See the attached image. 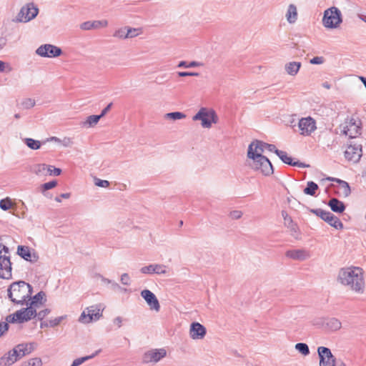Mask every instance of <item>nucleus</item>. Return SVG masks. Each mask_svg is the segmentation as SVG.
Listing matches in <instances>:
<instances>
[{
  "label": "nucleus",
  "instance_id": "obj_56",
  "mask_svg": "<svg viewBox=\"0 0 366 366\" xmlns=\"http://www.w3.org/2000/svg\"><path fill=\"white\" fill-rule=\"evenodd\" d=\"M62 320H63V317H59L54 320H51L49 321V326L55 327V326L58 325L59 324H60V322H61Z\"/></svg>",
  "mask_w": 366,
  "mask_h": 366
},
{
  "label": "nucleus",
  "instance_id": "obj_22",
  "mask_svg": "<svg viewBox=\"0 0 366 366\" xmlns=\"http://www.w3.org/2000/svg\"><path fill=\"white\" fill-rule=\"evenodd\" d=\"M46 297L44 292L41 291L35 295L33 297L27 298L24 305L29 307H33V310H36L43 305V300Z\"/></svg>",
  "mask_w": 366,
  "mask_h": 366
},
{
  "label": "nucleus",
  "instance_id": "obj_52",
  "mask_svg": "<svg viewBox=\"0 0 366 366\" xmlns=\"http://www.w3.org/2000/svg\"><path fill=\"white\" fill-rule=\"evenodd\" d=\"M9 330V324L6 322H0V337Z\"/></svg>",
  "mask_w": 366,
  "mask_h": 366
},
{
  "label": "nucleus",
  "instance_id": "obj_29",
  "mask_svg": "<svg viewBox=\"0 0 366 366\" xmlns=\"http://www.w3.org/2000/svg\"><path fill=\"white\" fill-rule=\"evenodd\" d=\"M326 327L332 331H336L341 328V322L336 318L327 319L325 322Z\"/></svg>",
  "mask_w": 366,
  "mask_h": 366
},
{
  "label": "nucleus",
  "instance_id": "obj_14",
  "mask_svg": "<svg viewBox=\"0 0 366 366\" xmlns=\"http://www.w3.org/2000/svg\"><path fill=\"white\" fill-rule=\"evenodd\" d=\"M142 297L145 300L151 310L159 312L160 304L155 295L149 290L145 289L141 292Z\"/></svg>",
  "mask_w": 366,
  "mask_h": 366
},
{
  "label": "nucleus",
  "instance_id": "obj_36",
  "mask_svg": "<svg viewBox=\"0 0 366 366\" xmlns=\"http://www.w3.org/2000/svg\"><path fill=\"white\" fill-rule=\"evenodd\" d=\"M5 355L6 356V357L11 365H13L19 359L21 358V357L19 356V353H18L16 347H14L11 350L9 351L7 353L5 354Z\"/></svg>",
  "mask_w": 366,
  "mask_h": 366
},
{
  "label": "nucleus",
  "instance_id": "obj_42",
  "mask_svg": "<svg viewBox=\"0 0 366 366\" xmlns=\"http://www.w3.org/2000/svg\"><path fill=\"white\" fill-rule=\"evenodd\" d=\"M21 105L24 109H31L34 107L35 100L31 98L25 99L21 102Z\"/></svg>",
  "mask_w": 366,
  "mask_h": 366
},
{
  "label": "nucleus",
  "instance_id": "obj_23",
  "mask_svg": "<svg viewBox=\"0 0 366 366\" xmlns=\"http://www.w3.org/2000/svg\"><path fill=\"white\" fill-rule=\"evenodd\" d=\"M287 257L294 260L303 261L310 257V253L305 249H291L286 252Z\"/></svg>",
  "mask_w": 366,
  "mask_h": 366
},
{
  "label": "nucleus",
  "instance_id": "obj_63",
  "mask_svg": "<svg viewBox=\"0 0 366 366\" xmlns=\"http://www.w3.org/2000/svg\"><path fill=\"white\" fill-rule=\"evenodd\" d=\"M70 197V193H63L59 197H55V201L57 202H61V199H68Z\"/></svg>",
  "mask_w": 366,
  "mask_h": 366
},
{
  "label": "nucleus",
  "instance_id": "obj_31",
  "mask_svg": "<svg viewBox=\"0 0 366 366\" xmlns=\"http://www.w3.org/2000/svg\"><path fill=\"white\" fill-rule=\"evenodd\" d=\"M327 223H328L331 227H333L334 228L337 229H343V224L340 220L338 217H337L335 215H334L332 213L330 216V217L326 221Z\"/></svg>",
  "mask_w": 366,
  "mask_h": 366
},
{
  "label": "nucleus",
  "instance_id": "obj_54",
  "mask_svg": "<svg viewBox=\"0 0 366 366\" xmlns=\"http://www.w3.org/2000/svg\"><path fill=\"white\" fill-rule=\"evenodd\" d=\"M121 282L124 285H130V277L127 273H124L121 276Z\"/></svg>",
  "mask_w": 366,
  "mask_h": 366
},
{
  "label": "nucleus",
  "instance_id": "obj_18",
  "mask_svg": "<svg viewBox=\"0 0 366 366\" xmlns=\"http://www.w3.org/2000/svg\"><path fill=\"white\" fill-rule=\"evenodd\" d=\"M299 128L302 134L309 135L316 129L315 121L311 117L302 118L299 122Z\"/></svg>",
  "mask_w": 366,
  "mask_h": 366
},
{
  "label": "nucleus",
  "instance_id": "obj_10",
  "mask_svg": "<svg viewBox=\"0 0 366 366\" xmlns=\"http://www.w3.org/2000/svg\"><path fill=\"white\" fill-rule=\"evenodd\" d=\"M167 355V351L164 348L152 349L146 352L142 357L144 363H157Z\"/></svg>",
  "mask_w": 366,
  "mask_h": 366
},
{
  "label": "nucleus",
  "instance_id": "obj_40",
  "mask_svg": "<svg viewBox=\"0 0 366 366\" xmlns=\"http://www.w3.org/2000/svg\"><path fill=\"white\" fill-rule=\"evenodd\" d=\"M295 349L302 355L306 356L310 354V349L306 343L300 342L295 345Z\"/></svg>",
  "mask_w": 366,
  "mask_h": 366
},
{
  "label": "nucleus",
  "instance_id": "obj_39",
  "mask_svg": "<svg viewBox=\"0 0 366 366\" xmlns=\"http://www.w3.org/2000/svg\"><path fill=\"white\" fill-rule=\"evenodd\" d=\"M14 207L11 199L6 197L0 200V208L4 211H7Z\"/></svg>",
  "mask_w": 366,
  "mask_h": 366
},
{
  "label": "nucleus",
  "instance_id": "obj_13",
  "mask_svg": "<svg viewBox=\"0 0 366 366\" xmlns=\"http://www.w3.org/2000/svg\"><path fill=\"white\" fill-rule=\"evenodd\" d=\"M345 157L348 161L357 162L362 157L361 144L351 142L345 151Z\"/></svg>",
  "mask_w": 366,
  "mask_h": 366
},
{
  "label": "nucleus",
  "instance_id": "obj_49",
  "mask_svg": "<svg viewBox=\"0 0 366 366\" xmlns=\"http://www.w3.org/2000/svg\"><path fill=\"white\" fill-rule=\"evenodd\" d=\"M12 68L9 64L0 60V72H10Z\"/></svg>",
  "mask_w": 366,
  "mask_h": 366
},
{
  "label": "nucleus",
  "instance_id": "obj_32",
  "mask_svg": "<svg viewBox=\"0 0 366 366\" xmlns=\"http://www.w3.org/2000/svg\"><path fill=\"white\" fill-rule=\"evenodd\" d=\"M102 117L99 115L89 116L86 121L82 122V126L86 128H90L95 126Z\"/></svg>",
  "mask_w": 366,
  "mask_h": 366
},
{
  "label": "nucleus",
  "instance_id": "obj_30",
  "mask_svg": "<svg viewBox=\"0 0 366 366\" xmlns=\"http://www.w3.org/2000/svg\"><path fill=\"white\" fill-rule=\"evenodd\" d=\"M48 165L45 164H35L31 168V172L36 175L41 177L46 175Z\"/></svg>",
  "mask_w": 366,
  "mask_h": 366
},
{
  "label": "nucleus",
  "instance_id": "obj_64",
  "mask_svg": "<svg viewBox=\"0 0 366 366\" xmlns=\"http://www.w3.org/2000/svg\"><path fill=\"white\" fill-rule=\"evenodd\" d=\"M112 107V103H110L101 112V114H99V116L101 117H103L104 115H106V114L111 109Z\"/></svg>",
  "mask_w": 366,
  "mask_h": 366
},
{
  "label": "nucleus",
  "instance_id": "obj_60",
  "mask_svg": "<svg viewBox=\"0 0 366 366\" xmlns=\"http://www.w3.org/2000/svg\"><path fill=\"white\" fill-rule=\"evenodd\" d=\"M11 365L9 362L6 356L4 355L0 358V366H10Z\"/></svg>",
  "mask_w": 366,
  "mask_h": 366
},
{
  "label": "nucleus",
  "instance_id": "obj_38",
  "mask_svg": "<svg viewBox=\"0 0 366 366\" xmlns=\"http://www.w3.org/2000/svg\"><path fill=\"white\" fill-rule=\"evenodd\" d=\"M15 347L19 353V356H20L21 358L31 353V352L29 350V347L26 343L19 344Z\"/></svg>",
  "mask_w": 366,
  "mask_h": 366
},
{
  "label": "nucleus",
  "instance_id": "obj_8",
  "mask_svg": "<svg viewBox=\"0 0 366 366\" xmlns=\"http://www.w3.org/2000/svg\"><path fill=\"white\" fill-rule=\"evenodd\" d=\"M317 354L320 359V366H337L338 361L332 355L330 348L320 346L317 348Z\"/></svg>",
  "mask_w": 366,
  "mask_h": 366
},
{
  "label": "nucleus",
  "instance_id": "obj_11",
  "mask_svg": "<svg viewBox=\"0 0 366 366\" xmlns=\"http://www.w3.org/2000/svg\"><path fill=\"white\" fill-rule=\"evenodd\" d=\"M61 53L62 51L59 47L49 44L41 45L36 50L37 55L47 58L57 57Z\"/></svg>",
  "mask_w": 366,
  "mask_h": 366
},
{
  "label": "nucleus",
  "instance_id": "obj_28",
  "mask_svg": "<svg viewBox=\"0 0 366 366\" xmlns=\"http://www.w3.org/2000/svg\"><path fill=\"white\" fill-rule=\"evenodd\" d=\"M282 216L285 219V226L289 228L292 232H297V224L294 223L292 218L288 215L287 212L285 211L282 212Z\"/></svg>",
  "mask_w": 366,
  "mask_h": 366
},
{
  "label": "nucleus",
  "instance_id": "obj_46",
  "mask_svg": "<svg viewBox=\"0 0 366 366\" xmlns=\"http://www.w3.org/2000/svg\"><path fill=\"white\" fill-rule=\"evenodd\" d=\"M138 34V29L127 27V39L135 37Z\"/></svg>",
  "mask_w": 366,
  "mask_h": 366
},
{
  "label": "nucleus",
  "instance_id": "obj_1",
  "mask_svg": "<svg viewBox=\"0 0 366 366\" xmlns=\"http://www.w3.org/2000/svg\"><path fill=\"white\" fill-rule=\"evenodd\" d=\"M337 281L356 293L362 294L365 291L364 270L360 267L341 268L338 272Z\"/></svg>",
  "mask_w": 366,
  "mask_h": 366
},
{
  "label": "nucleus",
  "instance_id": "obj_59",
  "mask_svg": "<svg viewBox=\"0 0 366 366\" xmlns=\"http://www.w3.org/2000/svg\"><path fill=\"white\" fill-rule=\"evenodd\" d=\"M61 143L63 144V146L68 147L72 145L73 142L71 138L65 137L61 140Z\"/></svg>",
  "mask_w": 366,
  "mask_h": 366
},
{
  "label": "nucleus",
  "instance_id": "obj_26",
  "mask_svg": "<svg viewBox=\"0 0 366 366\" xmlns=\"http://www.w3.org/2000/svg\"><path fill=\"white\" fill-rule=\"evenodd\" d=\"M286 18L289 23L293 24L297 21V7L294 4H290L287 14H286Z\"/></svg>",
  "mask_w": 366,
  "mask_h": 366
},
{
  "label": "nucleus",
  "instance_id": "obj_53",
  "mask_svg": "<svg viewBox=\"0 0 366 366\" xmlns=\"http://www.w3.org/2000/svg\"><path fill=\"white\" fill-rule=\"evenodd\" d=\"M50 312V310L45 309L43 310L39 311V312H36L37 318L40 320H43L49 313Z\"/></svg>",
  "mask_w": 366,
  "mask_h": 366
},
{
  "label": "nucleus",
  "instance_id": "obj_34",
  "mask_svg": "<svg viewBox=\"0 0 366 366\" xmlns=\"http://www.w3.org/2000/svg\"><path fill=\"white\" fill-rule=\"evenodd\" d=\"M317 189L318 185L314 182L310 181L307 182V187L304 189V193L307 195L315 196Z\"/></svg>",
  "mask_w": 366,
  "mask_h": 366
},
{
  "label": "nucleus",
  "instance_id": "obj_24",
  "mask_svg": "<svg viewBox=\"0 0 366 366\" xmlns=\"http://www.w3.org/2000/svg\"><path fill=\"white\" fill-rule=\"evenodd\" d=\"M107 25L108 21L107 20L87 21L81 23L79 27L82 30L88 31L106 27Z\"/></svg>",
  "mask_w": 366,
  "mask_h": 366
},
{
  "label": "nucleus",
  "instance_id": "obj_12",
  "mask_svg": "<svg viewBox=\"0 0 366 366\" xmlns=\"http://www.w3.org/2000/svg\"><path fill=\"white\" fill-rule=\"evenodd\" d=\"M339 130L340 134L347 136L350 139H355L360 134V127L352 120L342 124Z\"/></svg>",
  "mask_w": 366,
  "mask_h": 366
},
{
  "label": "nucleus",
  "instance_id": "obj_62",
  "mask_svg": "<svg viewBox=\"0 0 366 366\" xmlns=\"http://www.w3.org/2000/svg\"><path fill=\"white\" fill-rule=\"evenodd\" d=\"M6 321L11 323L18 322L17 317H16V312L13 315H9L6 317Z\"/></svg>",
  "mask_w": 366,
  "mask_h": 366
},
{
  "label": "nucleus",
  "instance_id": "obj_47",
  "mask_svg": "<svg viewBox=\"0 0 366 366\" xmlns=\"http://www.w3.org/2000/svg\"><path fill=\"white\" fill-rule=\"evenodd\" d=\"M94 184L96 186L100 187H108L109 186V182L107 180H102L98 178H95L94 179Z\"/></svg>",
  "mask_w": 366,
  "mask_h": 366
},
{
  "label": "nucleus",
  "instance_id": "obj_19",
  "mask_svg": "<svg viewBox=\"0 0 366 366\" xmlns=\"http://www.w3.org/2000/svg\"><path fill=\"white\" fill-rule=\"evenodd\" d=\"M140 272L144 274H165L167 273V266L161 264H150L142 267Z\"/></svg>",
  "mask_w": 366,
  "mask_h": 366
},
{
  "label": "nucleus",
  "instance_id": "obj_33",
  "mask_svg": "<svg viewBox=\"0 0 366 366\" xmlns=\"http://www.w3.org/2000/svg\"><path fill=\"white\" fill-rule=\"evenodd\" d=\"M24 142L25 144L33 150H36L40 149L41 143L39 140L34 139L32 138H25L24 139Z\"/></svg>",
  "mask_w": 366,
  "mask_h": 366
},
{
  "label": "nucleus",
  "instance_id": "obj_44",
  "mask_svg": "<svg viewBox=\"0 0 366 366\" xmlns=\"http://www.w3.org/2000/svg\"><path fill=\"white\" fill-rule=\"evenodd\" d=\"M113 36L119 39H127V26L117 30Z\"/></svg>",
  "mask_w": 366,
  "mask_h": 366
},
{
  "label": "nucleus",
  "instance_id": "obj_58",
  "mask_svg": "<svg viewBox=\"0 0 366 366\" xmlns=\"http://www.w3.org/2000/svg\"><path fill=\"white\" fill-rule=\"evenodd\" d=\"M123 320L122 317H117L113 320V323L117 328H120L122 326Z\"/></svg>",
  "mask_w": 366,
  "mask_h": 366
},
{
  "label": "nucleus",
  "instance_id": "obj_20",
  "mask_svg": "<svg viewBox=\"0 0 366 366\" xmlns=\"http://www.w3.org/2000/svg\"><path fill=\"white\" fill-rule=\"evenodd\" d=\"M36 312L33 310V307L26 306V308L21 309L16 312V317H17L19 323H23L36 317Z\"/></svg>",
  "mask_w": 366,
  "mask_h": 366
},
{
  "label": "nucleus",
  "instance_id": "obj_5",
  "mask_svg": "<svg viewBox=\"0 0 366 366\" xmlns=\"http://www.w3.org/2000/svg\"><path fill=\"white\" fill-rule=\"evenodd\" d=\"M39 13V9L32 2L23 6L16 18L13 20L15 22L26 23L34 19Z\"/></svg>",
  "mask_w": 366,
  "mask_h": 366
},
{
  "label": "nucleus",
  "instance_id": "obj_43",
  "mask_svg": "<svg viewBox=\"0 0 366 366\" xmlns=\"http://www.w3.org/2000/svg\"><path fill=\"white\" fill-rule=\"evenodd\" d=\"M57 185V182L56 180H52L49 182L44 183L41 186V192H44L46 190L53 189Z\"/></svg>",
  "mask_w": 366,
  "mask_h": 366
},
{
  "label": "nucleus",
  "instance_id": "obj_17",
  "mask_svg": "<svg viewBox=\"0 0 366 366\" xmlns=\"http://www.w3.org/2000/svg\"><path fill=\"white\" fill-rule=\"evenodd\" d=\"M272 152H274L284 163L288 165L300 168H305L308 167V165L305 164V163L300 162L299 161H294L291 157L287 155V152L277 149L275 146Z\"/></svg>",
  "mask_w": 366,
  "mask_h": 366
},
{
  "label": "nucleus",
  "instance_id": "obj_2",
  "mask_svg": "<svg viewBox=\"0 0 366 366\" xmlns=\"http://www.w3.org/2000/svg\"><path fill=\"white\" fill-rule=\"evenodd\" d=\"M32 294V287L24 281L12 283L8 289V296L18 305H24L27 298Z\"/></svg>",
  "mask_w": 366,
  "mask_h": 366
},
{
  "label": "nucleus",
  "instance_id": "obj_37",
  "mask_svg": "<svg viewBox=\"0 0 366 366\" xmlns=\"http://www.w3.org/2000/svg\"><path fill=\"white\" fill-rule=\"evenodd\" d=\"M186 115L180 112H169L164 114V119L174 121L184 119Z\"/></svg>",
  "mask_w": 366,
  "mask_h": 366
},
{
  "label": "nucleus",
  "instance_id": "obj_35",
  "mask_svg": "<svg viewBox=\"0 0 366 366\" xmlns=\"http://www.w3.org/2000/svg\"><path fill=\"white\" fill-rule=\"evenodd\" d=\"M331 180L332 181H335L336 182H338L340 184V186L341 189H342V194L345 197L349 196V194H350L351 190H350V187L349 186V184L347 182L341 180V179H335V178H332Z\"/></svg>",
  "mask_w": 366,
  "mask_h": 366
},
{
  "label": "nucleus",
  "instance_id": "obj_41",
  "mask_svg": "<svg viewBox=\"0 0 366 366\" xmlns=\"http://www.w3.org/2000/svg\"><path fill=\"white\" fill-rule=\"evenodd\" d=\"M202 65L201 63L195 61H190L189 63H187L185 61H181L179 62L177 67L179 68H193V67H197Z\"/></svg>",
  "mask_w": 366,
  "mask_h": 366
},
{
  "label": "nucleus",
  "instance_id": "obj_15",
  "mask_svg": "<svg viewBox=\"0 0 366 366\" xmlns=\"http://www.w3.org/2000/svg\"><path fill=\"white\" fill-rule=\"evenodd\" d=\"M206 334V327L202 324L194 322L190 325L189 336L192 340H202Z\"/></svg>",
  "mask_w": 366,
  "mask_h": 366
},
{
  "label": "nucleus",
  "instance_id": "obj_27",
  "mask_svg": "<svg viewBox=\"0 0 366 366\" xmlns=\"http://www.w3.org/2000/svg\"><path fill=\"white\" fill-rule=\"evenodd\" d=\"M300 67L301 63L297 61H291L285 64V70L291 76H295Z\"/></svg>",
  "mask_w": 366,
  "mask_h": 366
},
{
  "label": "nucleus",
  "instance_id": "obj_21",
  "mask_svg": "<svg viewBox=\"0 0 366 366\" xmlns=\"http://www.w3.org/2000/svg\"><path fill=\"white\" fill-rule=\"evenodd\" d=\"M17 253L21 257L31 262H36L39 259L38 255L26 246H19Z\"/></svg>",
  "mask_w": 366,
  "mask_h": 366
},
{
  "label": "nucleus",
  "instance_id": "obj_3",
  "mask_svg": "<svg viewBox=\"0 0 366 366\" xmlns=\"http://www.w3.org/2000/svg\"><path fill=\"white\" fill-rule=\"evenodd\" d=\"M194 121H201V125L203 128H211L212 124H216L218 121V117L215 111L212 109L202 107L198 112L193 116Z\"/></svg>",
  "mask_w": 366,
  "mask_h": 366
},
{
  "label": "nucleus",
  "instance_id": "obj_51",
  "mask_svg": "<svg viewBox=\"0 0 366 366\" xmlns=\"http://www.w3.org/2000/svg\"><path fill=\"white\" fill-rule=\"evenodd\" d=\"M87 360H89V358L88 357H85V356L79 357V358H77V359H75L73 361V362L71 365V366H79L80 365L83 364L84 362H85Z\"/></svg>",
  "mask_w": 366,
  "mask_h": 366
},
{
  "label": "nucleus",
  "instance_id": "obj_61",
  "mask_svg": "<svg viewBox=\"0 0 366 366\" xmlns=\"http://www.w3.org/2000/svg\"><path fill=\"white\" fill-rule=\"evenodd\" d=\"M242 212L240 211L234 210L230 213V216L232 219H239L242 217Z\"/></svg>",
  "mask_w": 366,
  "mask_h": 366
},
{
  "label": "nucleus",
  "instance_id": "obj_25",
  "mask_svg": "<svg viewBox=\"0 0 366 366\" xmlns=\"http://www.w3.org/2000/svg\"><path fill=\"white\" fill-rule=\"evenodd\" d=\"M331 210L336 213H342L345 210V204L337 198H332L327 203Z\"/></svg>",
  "mask_w": 366,
  "mask_h": 366
},
{
  "label": "nucleus",
  "instance_id": "obj_50",
  "mask_svg": "<svg viewBox=\"0 0 366 366\" xmlns=\"http://www.w3.org/2000/svg\"><path fill=\"white\" fill-rule=\"evenodd\" d=\"M177 75L180 77L184 76H198L199 73L197 72H191V71H178Z\"/></svg>",
  "mask_w": 366,
  "mask_h": 366
},
{
  "label": "nucleus",
  "instance_id": "obj_55",
  "mask_svg": "<svg viewBox=\"0 0 366 366\" xmlns=\"http://www.w3.org/2000/svg\"><path fill=\"white\" fill-rule=\"evenodd\" d=\"M310 62L312 64H321L324 62V58L322 56H315L310 59Z\"/></svg>",
  "mask_w": 366,
  "mask_h": 366
},
{
  "label": "nucleus",
  "instance_id": "obj_9",
  "mask_svg": "<svg viewBox=\"0 0 366 366\" xmlns=\"http://www.w3.org/2000/svg\"><path fill=\"white\" fill-rule=\"evenodd\" d=\"M102 312L98 305H92L86 307L81 314L79 321L83 324H88L98 320Z\"/></svg>",
  "mask_w": 366,
  "mask_h": 366
},
{
  "label": "nucleus",
  "instance_id": "obj_48",
  "mask_svg": "<svg viewBox=\"0 0 366 366\" xmlns=\"http://www.w3.org/2000/svg\"><path fill=\"white\" fill-rule=\"evenodd\" d=\"M42 360L39 357L31 358L28 362V366H41Z\"/></svg>",
  "mask_w": 366,
  "mask_h": 366
},
{
  "label": "nucleus",
  "instance_id": "obj_45",
  "mask_svg": "<svg viewBox=\"0 0 366 366\" xmlns=\"http://www.w3.org/2000/svg\"><path fill=\"white\" fill-rule=\"evenodd\" d=\"M61 170L59 168H56L51 165H48L46 174H49V175L59 176L61 174Z\"/></svg>",
  "mask_w": 366,
  "mask_h": 366
},
{
  "label": "nucleus",
  "instance_id": "obj_16",
  "mask_svg": "<svg viewBox=\"0 0 366 366\" xmlns=\"http://www.w3.org/2000/svg\"><path fill=\"white\" fill-rule=\"evenodd\" d=\"M11 277V263L7 256L0 255V278L9 279Z\"/></svg>",
  "mask_w": 366,
  "mask_h": 366
},
{
  "label": "nucleus",
  "instance_id": "obj_57",
  "mask_svg": "<svg viewBox=\"0 0 366 366\" xmlns=\"http://www.w3.org/2000/svg\"><path fill=\"white\" fill-rule=\"evenodd\" d=\"M310 212L315 214V215L320 217L321 219H322V216H323V213H324L325 210H323L322 209H310Z\"/></svg>",
  "mask_w": 366,
  "mask_h": 366
},
{
  "label": "nucleus",
  "instance_id": "obj_6",
  "mask_svg": "<svg viewBox=\"0 0 366 366\" xmlns=\"http://www.w3.org/2000/svg\"><path fill=\"white\" fill-rule=\"evenodd\" d=\"M341 22V12L337 7H332L325 11L322 23L325 27L337 28Z\"/></svg>",
  "mask_w": 366,
  "mask_h": 366
},
{
  "label": "nucleus",
  "instance_id": "obj_7",
  "mask_svg": "<svg viewBox=\"0 0 366 366\" xmlns=\"http://www.w3.org/2000/svg\"><path fill=\"white\" fill-rule=\"evenodd\" d=\"M264 147H268V151L272 152L274 149V144H267L259 140L253 141L248 147L247 157L249 159H259V156L264 157L262 153L264 152Z\"/></svg>",
  "mask_w": 366,
  "mask_h": 366
},
{
  "label": "nucleus",
  "instance_id": "obj_4",
  "mask_svg": "<svg viewBox=\"0 0 366 366\" xmlns=\"http://www.w3.org/2000/svg\"><path fill=\"white\" fill-rule=\"evenodd\" d=\"M259 159H250L249 167L255 172H259L264 176H269L274 172L272 163L266 157H259Z\"/></svg>",
  "mask_w": 366,
  "mask_h": 366
}]
</instances>
